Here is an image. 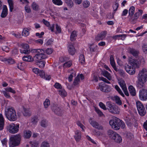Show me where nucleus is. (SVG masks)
I'll return each instance as SVG.
<instances>
[{"label":"nucleus","instance_id":"nucleus-30","mask_svg":"<svg viewBox=\"0 0 147 147\" xmlns=\"http://www.w3.org/2000/svg\"><path fill=\"white\" fill-rule=\"evenodd\" d=\"M77 32L75 31H73L71 33L70 36V39L71 41H74L76 39L77 36Z\"/></svg>","mask_w":147,"mask_h":147},{"label":"nucleus","instance_id":"nucleus-43","mask_svg":"<svg viewBox=\"0 0 147 147\" xmlns=\"http://www.w3.org/2000/svg\"><path fill=\"white\" fill-rule=\"evenodd\" d=\"M45 63L42 61H39L37 62V65L40 67L42 68L45 66Z\"/></svg>","mask_w":147,"mask_h":147},{"label":"nucleus","instance_id":"nucleus-10","mask_svg":"<svg viewBox=\"0 0 147 147\" xmlns=\"http://www.w3.org/2000/svg\"><path fill=\"white\" fill-rule=\"evenodd\" d=\"M99 88L100 90L104 92H109L112 90L111 87L107 85L100 83L99 84Z\"/></svg>","mask_w":147,"mask_h":147},{"label":"nucleus","instance_id":"nucleus-12","mask_svg":"<svg viewBox=\"0 0 147 147\" xmlns=\"http://www.w3.org/2000/svg\"><path fill=\"white\" fill-rule=\"evenodd\" d=\"M22 48L20 49V52L21 53L28 54L30 52L29 49V46L27 44L23 43L21 45Z\"/></svg>","mask_w":147,"mask_h":147},{"label":"nucleus","instance_id":"nucleus-6","mask_svg":"<svg viewBox=\"0 0 147 147\" xmlns=\"http://www.w3.org/2000/svg\"><path fill=\"white\" fill-rule=\"evenodd\" d=\"M19 128V124H15L13 123H11L8 125L7 129L8 131L10 133L15 134L18 131Z\"/></svg>","mask_w":147,"mask_h":147},{"label":"nucleus","instance_id":"nucleus-58","mask_svg":"<svg viewBox=\"0 0 147 147\" xmlns=\"http://www.w3.org/2000/svg\"><path fill=\"white\" fill-rule=\"evenodd\" d=\"M38 75L43 78H45V72L43 71L40 70Z\"/></svg>","mask_w":147,"mask_h":147},{"label":"nucleus","instance_id":"nucleus-16","mask_svg":"<svg viewBox=\"0 0 147 147\" xmlns=\"http://www.w3.org/2000/svg\"><path fill=\"white\" fill-rule=\"evenodd\" d=\"M8 14V9L7 6L4 5L3 6L2 11L1 15L2 18H5Z\"/></svg>","mask_w":147,"mask_h":147},{"label":"nucleus","instance_id":"nucleus-57","mask_svg":"<svg viewBox=\"0 0 147 147\" xmlns=\"http://www.w3.org/2000/svg\"><path fill=\"white\" fill-rule=\"evenodd\" d=\"M7 92L5 91H3L2 93L7 98H11V96L9 93H7Z\"/></svg>","mask_w":147,"mask_h":147},{"label":"nucleus","instance_id":"nucleus-50","mask_svg":"<svg viewBox=\"0 0 147 147\" xmlns=\"http://www.w3.org/2000/svg\"><path fill=\"white\" fill-rule=\"evenodd\" d=\"M134 138V135L133 134L130 133L128 132L127 134L126 138L128 140H131Z\"/></svg>","mask_w":147,"mask_h":147},{"label":"nucleus","instance_id":"nucleus-39","mask_svg":"<svg viewBox=\"0 0 147 147\" xmlns=\"http://www.w3.org/2000/svg\"><path fill=\"white\" fill-rule=\"evenodd\" d=\"M38 120V117L36 116L33 117L31 119V122L34 124H36Z\"/></svg>","mask_w":147,"mask_h":147},{"label":"nucleus","instance_id":"nucleus-27","mask_svg":"<svg viewBox=\"0 0 147 147\" xmlns=\"http://www.w3.org/2000/svg\"><path fill=\"white\" fill-rule=\"evenodd\" d=\"M102 74L104 76L106 77L109 80H110L112 79V76L107 71L104 70L102 71Z\"/></svg>","mask_w":147,"mask_h":147},{"label":"nucleus","instance_id":"nucleus-28","mask_svg":"<svg viewBox=\"0 0 147 147\" xmlns=\"http://www.w3.org/2000/svg\"><path fill=\"white\" fill-rule=\"evenodd\" d=\"M4 120L2 114H0V130L3 129L4 125Z\"/></svg>","mask_w":147,"mask_h":147},{"label":"nucleus","instance_id":"nucleus-4","mask_svg":"<svg viewBox=\"0 0 147 147\" xmlns=\"http://www.w3.org/2000/svg\"><path fill=\"white\" fill-rule=\"evenodd\" d=\"M5 114L7 118L10 121H15L17 119V115L15 111L12 107L6 109Z\"/></svg>","mask_w":147,"mask_h":147},{"label":"nucleus","instance_id":"nucleus-46","mask_svg":"<svg viewBox=\"0 0 147 147\" xmlns=\"http://www.w3.org/2000/svg\"><path fill=\"white\" fill-rule=\"evenodd\" d=\"M79 61L81 64H84L85 62V58L84 55L81 54L79 56Z\"/></svg>","mask_w":147,"mask_h":147},{"label":"nucleus","instance_id":"nucleus-56","mask_svg":"<svg viewBox=\"0 0 147 147\" xmlns=\"http://www.w3.org/2000/svg\"><path fill=\"white\" fill-rule=\"evenodd\" d=\"M1 142L3 146L6 147L7 146V140L6 138H5L3 139L1 141Z\"/></svg>","mask_w":147,"mask_h":147},{"label":"nucleus","instance_id":"nucleus-49","mask_svg":"<svg viewBox=\"0 0 147 147\" xmlns=\"http://www.w3.org/2000/svg\"><path fill=\"white\" fill-rule=\"evenodd\" d=\"M30 143L31 145V147H38V142H30Z\"/></svg>","mask_w":147,"mask_h":147},{"label":"nucleus","instance_id":"nucleus-62","mask_svg":"<svg viewBox=\"0 0 147 147\" xmlns=\"http://www.w3.org/2000/svg\"><path fill=\"white\" fill-rule=\"evenodd\" d=\"M72 72H71V74L68 77V80L69 82H71L72 80V78L73 77V75H75V72L73 70H72Z\"/></svg>","mask_w":147,"mask_h":147},{"label":"nucleus","instance_id":"nucleus-44","mask_svg":"<svg viewBox=\"0 0 147 147\" xmlns=\"http://www.w3.org/2000/svg\"><path fill=\"white\" fill-rule=\"evenodd\" d=\"M72 65V62L71 61H69L65 63L63 65V67L64 68L68 67H70Z\"/></svg>","mask_w":147,"mask_h":147},{"label":"nucleus","instance_id":"nucleus-29","mask_svg":"<svg viewBox=\"0 0 147 147\" xmlns=\"http://www.w3.org/2000/svg\"><path fill=\"white\" fill-rule=\"evenodd\" d=\"M135 10V8L133 6H131L130 8L129 11V16L128 17H130V18L132 17V16L133 15Z\"/></svg>","mask_w":147,"mask_h":147},{"label":"nucleus","instance_id":"nucleus-19","mask_svg":"<svg viewBox=\"0 0 147 147\" xmlns=\"http://www.w3.org/2000/svg\"><path fill=\"white\" fill-rule=\"evenodd\" d=\"M110 63L112 66L113 68L115 71H118V70L117 68L115 66V63L114 61L113 56H111L110 57Z\"/></svg>","mask_w":147,"mask_h":147},{"label":"nucleus","instance_id":"nucleus-13","mask_svg":"<svg viewBox=\"0 0 147 147\" xmlns=\"http://www.w3.org/2000/svg\"><path fill=\"white\" fill-rule=\"evenodd\" d=\"M111 139L115 142L117 144L121 143L122 141V139L121 136L117 133L114 135V136L112 137Z\"/></svg>","mask_w":147,"mask_h":147},{"label":"nucleus","instance_id":"nucleus-45","mask_svg":"<svg viewBox=\"0 0 147 147\" xmlns=\"http://www.w3.org/2000/svg\"><path fill=\"white\" fill-rule=\"evenodd\" d=\"M44 105L45 108H47L50 105V101L48 99H46L44 103Z\"/></svg>","mask_w":147,"mask_h":147},{"label":"nucleus","instance_id":"nucleus-1","mask_svg":"<svg viewBox=\"0 0 147 147\" xmlns=\"http://www.w3.org/2000/svg\"><path fill=\"white\" fill-rule=\"evenodd\" d=\"M144 58L142 57H130L128 59V64L125 67L126 71L129 74L133 75L136 73V69L139 68L140 64H144Z\"/></svg>","mask_w":147,"mask_h":147},{"label":"nucleus","instance_id":"nucleus-61","mask_svg":"<svg viewBox=\"0 0 147 147\" xmlns=\"http://www.w3.org/2000/svg\"><path fill=\"white\" fill-rule=\"evenodd\" d=\"M78 76H77L76 78L75 79L74 82V85H78L80 82V79L78 78Z\"/></svg>","mask_w":147,"mask_h":147},{"label":"nucleus","instance_id":"nucleus-3","mask_svg":"<svg viewBox=\"0 0 147 147\" xmlns=\"http://www.w3.org/2000/svg\"><path fill=\"white\" fill-rule=\"evenodd\" d=\"M21 137L20 134L10 137L9 142V147H14L18 146L20 143Z\"/></svg>","mask_w":147,"mask_h":147},{"label":"nucleus","instance_id":"nucleus-32","mask_svg":"<svg viewBox=\"0 0 147 147\" xmlns=\"http://www.w3.org/2000/svg\"><path fill=\"white\" fill-rule=\"evenodd\" d=\"M65 1L69 8H71L74 6V3L72 0H65Z\"/></svg>","mask_w":147,"mask_h":147},{"label":"nucleus","instance_id":"nucleus-37","mask_svg":"<svg viewBox=\"0 0 147 147\" xmlns=\"http://www.w3.org/2000/svg\"><path fill=\"white\" fill-rule=\"evenodd\" d=\"M89 122L90 124L94 128H95L97 126L98 124V123L93 120L92 119H90Z\"/></svg>","mask_w":147,"mask_h":147},{"label":"nucleus","instance_id":"nucleus-64","mask_svg":"<svg viewBox=\"0 0 147 147\" xmlns=\"http://www.w3.org/2000/svg\"><path fill=\"white\" fill-rule=\"evenodd\" d=\"M99 105L100 107L102 109L106 110L107 109V108L105 106V105L102 102H100L99 103Z\"/></svg>","mask_w":147,"mask_h":147},{"label":"nucleus","instance_id":"nucleus-14","mask_svg":"<svg viewBox=\"0 0 147 147\" xmlns=\"http://www.w3.org/2000/svg\"><path fill=\"white\" fill-rule=\"evenodd\" d=\"M68 50L69 53L73 55L75 53L76 50L73 44L72 43H69L68 45Z\"/></svg>","mask_w":147,"mask_h":147},{"label":"nucleus","instance_id":"nucleus-51","mask_svg":"<svg viewBox=\"0 0 147 147\" xmlns=\"http://www.w3.org/2000/svg\"><path fill=\"white\" fill-rule=\"evenodd\" d=\"M90 50L91 52H94L97 49V46L92 45L90 47Z\"/></svg>","mask_w":147,"mask_h":147},{"label":"nucleus","instance_id":"nucleus-63","mask_svg":"<svg viewBox=\"0 0 147 147\" xmlns=\"http://www.w3.org/2000/svg\"><path fill=\"white\" fill-rule=\"evenodd\" d=\"M53 52V50L51 48H48L45 50V53L49 55L51 54Z\"/></svg>","mask_w":147,"mask_h":147},{"label":"nucleus","instance_id":"nucleus-25","mask_svg":"<svg viewBox=\"0 0 147 147\" xmlns=\"http://www.w3.org/2000/svg\"><path fill=\"white\" fill-rule=\"evenodd\" d=\"M30 30V28H24L22 32V35L25 37H27L28 36L29 34V31Z\"/></svg>","mask_w":147,"mask_h":147},{"label":"nucleus","instance_id":"nucleus-53","mask_svg":"<svg viewBox=\"0 0 147 147\" xmlns=\"http://www.w3.org/2000/svg\"><path fill=\"white\" fill-rule=\"evenodd\" d=\"M76 124L78 126H79L82 129L83 131H84V128L85 127L82 125L81 122L80 121H77L76 122Z\"/></svg>","mask_w":147,"mask_h":147},{"label":"nucleus","instance_id":"nucleus-9","mask_svg":"<svg viewBox=\"0 0 147 147\" xmlns=\"http://www.w3.org/2000/svg\"><path fill=\"white\" fill-rule=\"evenodd\" d=\"M118 82L120 86L123 90L125 94L127 96H129V94L127 90V88L125 81L123 79H120L118 80Z\"/></svg>","mask_w":147,"mask_h":147},{"label":"nucleus","instance_id":"nucleus-15","mask_svg":"<svg viewBox=\"0 0 147 147\" xmlns=\"http://www.w3.org/2000/svg\"><path fill=\"white\" fill-rule=\"evenodd\" d=\"M74 138L75 140L77 142H79L81 138V133L79 130H77L75 131V135Z\"/></svg>","mask_w":147,"mask_h":147},{"label":"nucleus","instance_id":"nucleus-21","mask_svg":"<svg viewBox=\"0 0 147 147\" xmlns=\"http://www.w3.org/2000/svg\"><path fill=\"white\" fill-rule=\"evenodd\" d=\"M109 111L112 113L119 114V109L117 107L113 106L111 109H109Z\"/></svg>","mask_w":147,"mask_h":147},{"label":"nucleus","instance_id":"nucleus-40","mask_svg":"<svg viewBox=\"0 0 147 147\" xmlns=\"http://www.w3.org/2000/svg\"><path fill=\"white\" fill-rule=\"evenodd\" d=\"M23 114L25 116H28L31 115V113L29 110L27 109L24 108Z\"/></svg>","mask_w":147,"mask_h":147},{"label":"nucleus","instance_id":"nucleus-8","mask_svg":"<svg viewBox=\"0 0 147 147\" xmlns=\"http://www.w3.org/2000/svg\"><path fill=\"white\" fill-rule=\"evenodd\" d=\"M119 119L115 117L111 120L109 123L112 127L115 130H118L119 129Z\"/></svg>","mask_w":147,"mask_h":147},{"label":"nucleus","instance_id":"nucleus-36","mask_svg":"<svg viewBox=\"0 0 147 147\" xmlns=\"http://www.w3.org/2000/svg\"><path fill=\"white\" fill-rule=\"evenodd\" d=\"M115 89L120 95L123 97H124L125 96L124 94L118 86L117 85L115 86Z\"/></svg>","mask_w":147,"mask_h":147},{"label":"nucleus","instance_id":"nucleus-48","mask_svg":"<svg viewBox=\"0 0 147 147\" xmlns=\"http://www.w3.org/2000/svg\"><path fill=\"white\" fill-rule=\"evenodd\" d=\"M49 144L47 142H43L41 144L40 147H50Z\"/></svg>","mask_w":147,"mask_h":147},{"label":"nucleus","instance_id":"nucleus-38","mask_svg":"<svg viewBox=\"0 0 147 147\" xmlns=\"http://www.w3.org/2000/svg\"><path fill=\"white\" fill-rule=\"evenodd\" d=\"M116 133L111 130H109L107 131V134L111 139L112 138V137L114 136V135Z\"/></svg>","mask_w":147,"mask_h":147},{"label":"nucleus","instance_id":"nucleus-18","mask_svg":"<svg viewBox=\"0 0 147 147\" xmlns=\"http://www.w3.org/2000/svg\"><path fill=\"white\" fill-rule=\"evenodd\" d=\"M51 109L53 112L58 115H60L62 111L59 107L56 105H53Z\"/></svg>","mask_w":147,"mask_h":147},{"label":"nucleus","instance_id":"nucleus-5","mask_svg":"<svg viewBox=\"0 0 147 147\" xmlns=\"http://www.w3.org/2000/svg\"><path fill=\"white\" fill-rule=\"evenodd\" d=\"M31 51L32 53H37L34 57V59L37 61L41 59H45L47 57V56L45 54V51L42 49H33L31 50Z\"/></svg>","mask_w":147,"mask_h":147},{"label":"nucleus","instance_id":"nucleus-17","mask_svg":"<svg viewBox=\"0 0 147 147\" xmlns=\"http://www.w3.org/2000/svg\"><path fill=\"white\" fill-rule=\"evenodd\" d=\"M107 33L103 32H101L100 34H98L95 37V40L97 41H99L104 39L106 36Z\"/></svg>","mask_w":147,"mask_h":147},{"label":"nucleus","instance_id":"nucleus-31","mask_svg":"<svg viewBox=\"0 0 147 147\" xmlns=\"http://www.w3.org/2000/svg\"><path fill=\"white\" fill-rule=\"evenodd\" d=\"M18 68L21 70H23L25 67V64L24 62H20L18 65Z\"/></svg>","mask_w":147,"mask_h":147},{"label":"nucleus","instance_id":"nucleus-54","mask_svg":"<svg viewBox=\"0 0 147 147\" xmlns=\"http://www.w3.org/2000/svg\"><path fill=\"white\" fill-rule=\"evenodd\" d=\"M130 52L134 56H137L138 53V51L134 49H131L130 51Z\"/></svg>","mask_w":147,"mask_h":147},{"label":"nucleus","instance_id":"nucleus-60","mask_svg":"<svg viewBox=\"0 0 147 147\" xmlns=\"http://www.w3.org/2000/svg\"><path fill=\"white\" fill-rule=\"evenodd\" d=\"M55 87L57 89H61L62 88L61 84L58 83H56L54 85Z\"/></svg>","mask_w":147,"mask_h":147},{"label":"nucleus","instance_id":"nucleus-52","mask_svg":"<svg viewBox=\"0 0 147 147\" xmlns=\"http://www.w3.org/2000/svg\"><path fill=\"white\" fill-rule=\"evenodd\" d=\"M5 90L6 91L8 92H10L13 94H15L16 93L15 90L11 87L6 88L5 89Z\"/></svg>","mask_w":147,"mask_h":147},{"label":"nucleus","instance_id":"nucleus-26","mask_svg":"<svg viewBox=\"0 0 147 147\" xmlns=\"http://www.w3.org/2000/svg\"><path fill=\"white\" fill-rule=\"evenodd\" d=\"M128 89L131 95L133 96L136 95V90L135 88L132 86H130L128 87Z\"/></svg>","mask_w":147,"mask_h":147},{"label":"nucleus","instance_id":"nucleus-20","mask_svg":"<svg viewBox=\"0 0 147 147\" xmlns=\"http://www.w3.org/2000/svg\"><path fill=\"white\" fill-rule=\"evenodd\" d=\"M31 7L32 9L34 11H38L40 10L39 5L36 2H33L31 5Z\"/></svg>","mask_w":147,"mask_h":147},{"label":"nucleus","instance_id":"nucleus-33","mask_svg":"<svg viewBox=\"0 0 147 147\" xmlns=\"http://www.w3.org/2000/svg\"><path fill=\"white\" fill-rule=\"evenodd\" d=\"M8 2L9 6V10L12 12L13 9V2L12 0H8Z\"/></svg>","mask_w":147,"mask_h":147},{"label":"nucleus","instance_id":"nucleus-24","mask_svg":"<svg viewBox=\"0 0 147 147\" xmlns=\"http://www.w3.org/2000/svg\"><path fill=\"white\" fill-rule=\"evenodd\" d=\"M2 61L5 62L9 64H12L15 63L14 60L11 58H9L8 59L7 58H4Z\"/></svg>","mask_w":147,"mask_h":147},{"label":"nucleus","instance_id":"nucleus-47","mask_svg":"<svg viewBox=\"0 0 147 147\" xmlns=\"http://www.w3.org/2000/svg\"><path fill=\"white\" fill-rule=\"evenodd\" d=\"M83 5L85 8L88 7L90 5V2L87 0L84 1L83 2Z\"/></svg>","mask_w":147,"mask_h":147},{"label":"nucleus","instance_id":"nucleus-55","mask_svg":"<svg viewBox=\"0 0 147 147\" xmlns=\"http://www.w3.org/2000/svg\"><path fill=\"white\" fill-rule=\"evenodd\" d=\"M116 102L119 105H121L122 104L120 98L118 96H115V97Z\"/></svg>","mask_w":147,"mask_h":147},{"label":"nucleus","instance_id":"nucleus-11","mask_svg":"<svg viewBox=\"0 0 147 147\" xmlns=\"http://www.w3.org/2000/svg\"><path fill=\"white\" fill-rule=\"evenodd\" d=\"M139 98L142 101H146L147 100V90L142 89L140 91Z\"/></svg>","mask_w":147,"mask_h":147},{"label":"nucleus","instance_id":"nucleus-35","mask_svg":"<svg viewBox=\"0 0 147 147\" xmlns=\"http://www.w3.org/2000/svg\"><path fill=\"white\" fill-rule=\"evenodd\" d=\"M40 125L44 127H46L48 125V121L46 120H42L40 121Z\"/></svg>","mask_w":147,"mask_h":147},{"label":"nucleus","instance_id":"nucleus-22","mask_svg":"<svg viewBox=\"0 0 147 147\" xmlns=\"http://www.w3.org/2000/svg\"><path fill=\"white\" fill-rule=\"evenodd\" d=\"M32 132L29 130H24L23 132V136L26 138H29L32 135Z\"/></svg>","mask_w":147,"mask_h":147},{"label":"nucleus","instance_id":"nucleus-41","mask_svg":"<svg viewBox=\"0 0 147 147\" xmlns=\"http://www.w3.org/2000/svg\"><path fill=\"white\" fill-rule=\"evenodd\" d=\"M52 2L55 4L58 5H61L63 4V2L61 0H52Z\"/></svg>","mask_w":147,"mask_h":147},{"label":"nucleus","instance_id":"nucleus-42","mask_svg":"<svg viewBox=\"0 0 147 147\" xmlns=\"http://www.w3.org/2000/svg\"><path fill=\"white\" fill-rule=\"evenodd\" d=\"M93 134L94 135L96 136H100L102 135V133L99 131L96 130H94L92 131Z\"/></svg>","mask_w":147,"mask_h":147},{"label":"nucleus","instance_id":"nucleus-59","mask_svg":"<svg viewBox=\"0 0 147 147\" xmlns=\"http://www.w3.org/2000/svg\"><path fill=\"white\" fill-rule=\"evenodd\" d=\"M95 111L100 116H102L104 115L103 113L98 108H95Z\"/></svg>","mask_w":147,"mask_h":147},{"label":"nucleus","instance_id":"nucleus-23","mask_svg":"<svg viewBox=\"0 0 147 147\" xmlns=\"http://www.w3.org/2000/svg\"><path fill=\"white\" fill-rule=\"evenodd\" d=\"M23 60L26 61L31 62L33 61L34 58L30 55H27L23 57Z\"/></svg>","mask_w":147,"mask_h":147},{"label":"nucleus","instance_id":"nucleus-34","mask_svg":"<svg viewBox=\"0 0 147 147\" xmlns=\"http://www.w3.org/2000/svg\"><path fill=\"white\" fill-rule=\"evenodd\" d=\"M59 94L62 97H65L67 95V93L63 89H61L59 91Z\"/></svg>","mask_w":147,"mask_h":147},{"label":"nucleus","instance_id":"nucleus-7","mask_svg":"<svg viewBox=\"0 0 147 147\" xmlns=\"http://www.w3.org/2000/svg\"><path fill=\"white\" fill-rule=\"evenodd\" d=\"M136 104L139 114L141 116L144 115L146 111L144 107L141 102L139 101H137Z\"/></svg>","mask_w":147,"mask_h":147},{"label":"nucleus","instance_id":"nucleus-2","mask_svg":"<svg viewBox=\"0 0 147 147\" xmlns=\"http://www.w3.org/2000/svg\"><path fill=\"white\" fill-rule=\"evenodd\" d=\"M136 86L139 88L143 87L147 80V69L143 68L139 71Z\"/></svg>","mask_w":147,"mask_h":147}]
</instances>
